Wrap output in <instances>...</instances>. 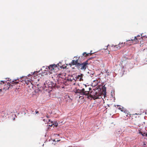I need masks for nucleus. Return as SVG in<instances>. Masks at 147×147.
<instances>
[{
  "label": "nucleus",
  "instance_id": "nucleus-11",
  "mask_svg": "<svg viewBox=\"0 0 147 147\" xmlns=\"http://www.w3.org/2000/svg\"><path fill=\"white\" fill-rule=\"evenodd\" d=\"M78 63V59L76 60H72L71 62V63L73 65H76V67H77V65L78 63Z\"/></svg>",
  "mask_w": 147,
  "mask_h": 147
},
{
  "label": "nucleus",
  "instance_id": "nucleus-4",
  "mask_svg": "<svg viewBox=\"0 0 147 147\" xmlns=\"http://www.w3.org/2000/svg\"><path fill=\"white\" fill-rule=\"evenodd\" d=\"M59 66V64L58 63L57 65L53 64L50 65L48 67V68L49 70H50L49 71L50 73L51 74H52L53 71L54 72L55 71L54 70L56 69L57 68H58L57 67Z\"/></svg>",
  "mask_w": 147,
  "mask_h": 147
},
{
  "label": "nucleus",
  "instance_id": "nucleus-14",
  "mask_svg": "<svg viewBox=\"0 0 147 147\" xmlns=\"http://www.w3.org/2000/svg\"><path fill=\"white\" fill-rule=\"evenodd\" d=\"M25 83L27 85L29 84L30 83H31L30 80H29L28 79H26L25 81Z\"/></svg>",
  "mask_w": 147,
  "mask_h": 147
},
{
  "label": "nucleus",
  "instance_id": "nucleus-21",
  "mask_svg": "<svg viewBox=\"0 0 147 147\" xmlns=\"http://www.w3.org/2000/svg\"><path fill=\"white\" fill-rule=\"evenodd\" d=\"M135 116V115L134 114H133V115H132V117L134 116Z\"/></svg>",
  "mask_w": 147,
  "mask_h": 147
},
{
  "label": "nucleus",
  "instance_id": "nucleus-7",
  "mask_svg": "<svg viewBox=\"0 0 147 147\" xmlns=\"http://www.w3.org/2000/svg\"><path fill=\"white\" fill-rule=\"evenodd\" d=\"M6 83L3 81L0 82V88H1L2 89H5L4 86H6Z\"/></svg>",
  "mask_w": 147,
  "mask_h": 147
},
{
  "label": "nucleus",
  "instance_id": "nucleus-17",
  "mask_svg": "<svg viewBox=\"0 0 147 147\" xmlns=\"http://www.w3.org/2000/svg\"><path fill=\"white\" fill-rule=\"evenodd\" d=\"M146 133H144L143 134H142V135L143 136H145V134H146Z\"/></svg>",
  "mask_w": 147,
  "mask_h": 147
},
{
  "label": "nucleus",
  "instance_id": "nucleus-12",
  "mask_svg": "<svg viewBox=\"0 0 147 147\" xmlns=\"http://www.w3.org/2000/svg\"><path fill=\"white\" fill-rule=\"evenodd\" d=\"M119 46L120 47V49L122 47H124L125 46V42H121V43L120 42V43L118 44Z\"/></svg>",
  "mask_w": 147,
  "mask_h": 147
},
{
  "label": "nucleus",
  "instance_id": "nucleus-19",
  "mask_svg": "<svg viewBox=\"0 0 147 147\" xmlns=\"http://www.w3.org/2000/svg\"><path fill=\"white\" fill-rule=\"evenodd\" d=\"M145 134V136L146 137H147V134L146 133V134Z\"/></svg>",
  "mask_w": 147,
  "mask_h": 147
},
{
  "label": "nucleus",
  "instance_id": "nucleus-1",
  "mask_svg": "<svg viewBox=\"0 0 147 147\" xmlns=\"http://www.w3.org/2000/svg\"><path fill=\"white\" fill-rule=\"evenodd\" d=\"M102 92H97L94 90H93L91 92L90 96L94 100L102 98V96H106V88L102 87Z\"/></svg>",
  "mask_w": 147,
  "mask_h": 147
},
{
  "label": "nucleus",
  "instance_id": "nucleus-23",
  "mask_svg": "<svg viewBox=\"0 0 147 147\" xmlns=\"http://www.w3.org/2000/svg\"><path fill=\"white\" fill-rule=\"evenodd\" d=\"M138 36L140 37V36H137L136 37L137 38V37Z\"/></svg>",
  "mask_w": 147,
  "mask_h": 147
},
{
  "label": "nucleus",
  "instance_id": "nucleus-15",
  "mask_svg": "<svg viewBox=\"0 0 147 147\" xmlns=\"http://www.w3.org/2000/svg\"><path fill=\"white\" fill-rule=\"evenodd\" d=\"M16 81V80H15V81H12L11 82V84H18V82Z\"/></svg>",
  "mask_w": 147,
  "mask_h": 147
},
{
  "label": "nucleus",
  "instance_id": "nucleus-8",
  "mask_svg": "<svg viewBox=\"0 0 147 147\" xmlns=\"http://www.w3.org/2000/svg\"><path fill=\"white\" fill-rule=\"evenodd\" d=\"M83 76V74H80V75L76 76V80H78L80 81H82L83 80L82 78Z\"/></svg>",
  "mask_w": 147,
  "mask_h": 147
},
{
  "label": "nucleus",
  "instance_id": "nucleus-5",
  "mask_svg": "<svg viewBox=\"0 0 147 147\" xmlns=\"http://www.w3.org/2000/svg\"><path fill=\"white\" fill-rule=\"evenodd\" d=\"M76 93H80L81 94L85 95H88L89 94V92L88 91H85L84 88H83L82 90L79 89L76 90Z\"/></svg>",
  "mask_w": 147,
  "mask_h": 147
},
{
  "label": "nucleus",
  "instance_id": "nucleus-25",
  "mask_svg": "<svg viewBox=\"0 0 147 147\" xmlns=\"http://www.w3.org/2000/svg\"><path fill=\"white\" fill-rule=\"evenodd\" d=\"M58 135V136H59V134H58V135Z\"/></svg>",
  "mask_w": 147,
  "mask_h": 147
},
{
  "label": "nucleus",
  "instance_id": "nucleus-20",
  "mask_svg": "<svg viewBox=\"0 0 147 147\" xmlns=\"http://www.w3.org/2000/svg\"><path fill=\"white\" fill-rule=\"evenodd\" d=\"M47 118H49V117H50L49 116H48V115L47 116Z\"/></svg>",
  "mask_w": 147,
  "mask_h": 147
},
{
  "label": "nucleus",
  "instance_id": "nucleus-6",
  "mask_svg": "<svg viewBox=\"0 0 147 147\" xmlns=\"http://www.w3.org/2000/svg\"><path fill=\"white\" fill-rule=\"evenodd\" d=\"M48 84L46 82V81L45 83L43 86L39 87L38 84V88L39 89V91H42V90H47L48 88Z\"/></svg>",
  "mask_w": 147,
  "mask_h": 147
},
{
  "label": "nucleus",
  "instance_id": "nucleus-18",
  "mask_svg": "<svg viewBox=\"0 0 147 147\" xmlns=\"http://www.w3.org/2000/svg\"><path fill=\"white\" fill-rule=\"evenodd\" d=\"M35 112L36 114H37L39 112L38 111H36Z\"/></svg>",
  "mask_w": 147,
  "mask_h": 147
},
{
  "label": "nucleus",
  "instance_id": "nucleus-10",
  "mask_svg": "<svg viewBox=\"0 0 147 147\" xmlns=\"http://www.w3.org/2000/svg\"><path fill=\"white\" fill-rule=\"evenodd\" d=\"M46 82L49 84L48 86V90H49V89H51L52 87L54 86H53V85L52 84V82H51L49 81H47Z\"/></svg>",
  "mask_w": 147,
  "mask_h": 147
},
{
  "label": "nucleus",
  "instance_id": "nucleus-16",
  "mask_svg": "<svg viewBox=\"0 0 147 147\" xmlns=\"http://www.w3.org/2000/svg\"><path fill=\"white\" fill-rule=\"evenodd\" d=\"M143 146L144 147H145L146 145V144L145 143V142H143Z\"/></svg>",
  "mask_w": 147,
  "mask_h": 147
},
{
  "label": "nucleus",
  "instance_id": "nucleus-13",
  "mask_svg": "<svg viewBox=\"0 0 147 147\" xmlns=\"http://www.w3.org/2000/svg\"><path fill=\"white\" fill-rule=\"evenodd\" d=\"M92 54V53H87L86 52H84L83 54L82 55L83 56H85V57H86L88 56L89 55H91Z\"/></svg>",
  "mask_w": 147,
  "mask_h": 147
},
{
  "label": "nucleus",
  "instance_id": "nucleus-3",
  "mask_svg": "<svg viewBox=\"0 0 147 147\" xmlns=\"http://www.w3.org/2000/svg\"><path fill=\"white\" fill-rule=\"evenodd\" d=\"M138 38L135 37L133 39L127 40L126 42H125V44L126 45L129 46L132 44H136L138 43Z\"/></svg>",
  "mask_w": 147,
  "mask_h": 147
},
{
  "label": "nucleus",
  "instance_id": "nucleus-9",
  "mask_svg": "<svg viewBox=\"0 0 147 147\" xmlns=\"http://www.w3.org/2000/svg\"><path fill=\"white\" fill-rule=\"evenodd\" d=\"M112 49L113 51H116L120 49V47L118 45H115L114 47H112Z\"/></svg>",
  "mask_w": 147,
  "mask_h": 147
},
{
  "label": "nucleus",
  "instance_id": "nucleus-2",
  "mask_svg": "<svg viewBox=\"0 0 147 147\" xmlns=\"http://www.w3.org/2000/svg\"><path fill=\"white\" fill-rule=\"evenodd\" d=\"M88 61H86L82 63H78L77 65V68L79 70H85L88 67Z\"/></svg>",
  "mask_w": 147,
  "mask_h": 147
},
{
  "label": "nucleus",
  "instance_id": "nucleus-22",
  "mask_svg": "<svg viewBox=\"0 0 147 147\" xmlns=\"http://www.w3.org/2000/svg\"><path fill=\"white\" fill-rule=\"evenodd\" d=\"M60 141V140H57V142H59V141Z\"/></svg>",
  "mask_w": 147,
  "mask_h": 147
},
{
  "label": "nucleus",
  "instance_id": "nucleus-24",
  "mask_svg": "<svg viewBox=\"0 0 147 147\" xmlns=\"http://www.w3.org/2000/svg\"><path fill=\"white\" fill-rule=\"evenodd\" d=\"M145 36L146 37H147V36Z\"/></svg>",
  "mask_w": 147,
  "mask_h": 147
}]
</instances>
